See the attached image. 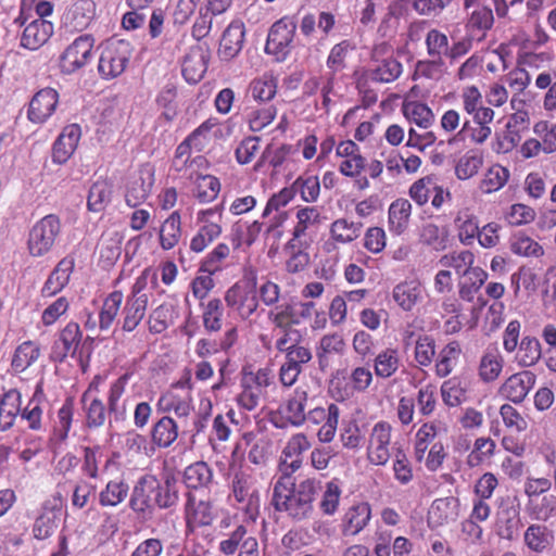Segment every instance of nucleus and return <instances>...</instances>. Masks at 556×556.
<instances>
[{
    "mask_svg": "<svg viewBox=\"0 0 556 556\" xmlns=\"http://www.w3.org/2000/svg\"><path fill=\"white\" fill-rule=\"evenodd\" d=\"M321 489V481L305 478L299 483L277 480L273 489L271 504L278 511L286 513L294 520L307 519L314 510V501Z\"/></svg>",
    "mask_w": 556,
    "mask_h": 556,
    "instance_id": "f257e3e1",
    "label": "nucleus"
},
{
    "mask_svg": "<svg viewBox=\"0 0 556 556\" xmlns=\"http://www.w3.org/2000/svg\"><path fill=\"white\" fill-rule=\"evenodd\" d=\"M151 494H154V503L160 508H168L178 502V490L176 482L167 478L164 483L151 475H146L139 479L134 488L130 498L132 510L143 513L152 501Z\"/></svg>",
    "mask_w": 556,
    "mask_h": 556,
    "instance_id": "f03ea898",
    "label": "nucleus"
},
{
    "mask_svg": "<svg viewBox=\"0 0 556 556\" xmlns=\"http://www.w3.org/2000/svg\"><path fill=\"white\" fill-rule=\"evenodd\" d=\"M391 52V46L387 42L374 46L370 52V64L357 81V88L361 91L365 88L366 81L390 84L402 75L403 65L392 56Z\"/></svg>",
    "mask_w": 556,
    "mask_h": 556,
    "instance_id": "7ed1b4c3",
    "label": "nucleus"
},
{
    "mask_svg": "<svg viewBox=\"0 0 556 556\" xmlns=\"http://www.w3.org/2000/svg\"><path fill=\"white\" fill-rule=\"evenodd\" d=\"M132 48L129 41L111 38L101 48L98 71L102 78L112 79L122 75L130 60Z\"/></svg>",
    "mask_w": 556,
    "mask_h": 556,
    "instance_id": "20e7f679",
    "label": "nucleus"
},
{
    "mask_svg": "<svg viewBox=\"0 0 556 556\" xmlns=\"http://www.w3.org/2000/svg\"><path fill=\"white\" fill-rule=\"evenodd\" d=\"M231 495L241 510L244 519L254 522L260 514L261 498L255 486V479L245 471H238L232 479Z\"/></svg>",
    "mask_w": 556,
    "mask_h": 556,
    "instance_id": "39448f33",
    "label": "nucleus"
},
{
    "mask_svg": "<svg viewBox=\"0 0 556 556\" xmlns=\"http://www.w3.org/2000/svg\"><path fill=\"white\" fill-rule=\"evenodd\" d=\"M61 220L54 214L46 215L36 222L28 233L29 254L40 257L50 252L61 232Z\"/></svg>",
    "mask_w": 556,
    "mask_h": 556,
    "instance_id": "423d86ee",
    "label": "nucleus"
},
{
    "mask_svg": "<svg viewBox=\"0 0 556 556\" xmlns=\"http://www.w3.org/2000/svg\"><path fill=\"white\" fill-rule=\"evenodd\" d=\"M96 38L91 34H83L76 37L60 56V67L64 74H73L93 59Z\"/></svg>",
    "mask_w": 556,
    "mask_h": 556,
    "instance_id": "0eeeda50",
    "label": "nucleus"
},
{
    "mask_svg": "<svg viewBox=\"0 0 556 556\" xmlns=\"http://www.w3.org/2000/svg\"><path fill=\"white\" fill-rule=\"evenodd\" d=\"M296 29L295 22L290 17H282L269 28L265 52L273 55L276 61H285L291 52Z\"/></svg>",
    "mask_w": 556,
    "mask_h": 556,
    "instance_id": "6e6552de",
    "label": "nucleus"
},
{
    "mask_svg": "<svg viewBox=\"0 0 556 556\" xmlns=\"http://www.w3.org/2000/svg\"><path fill=\"white\" fill-rule=\"evenodd\" d=\"M197 222L200 224V227L190 240V250L194 253H201L219 238L223 232L220 225L222 208L216 206L199 211Z\"/></svg>",
    "mask_w": 556,
    "mask_h": 556,
    "instance_id": "1a4fd4ad",
    "label": "nucleus"
},
{
    "mask_svg": "<svg viewBox=\"0 0 556 556\" xmlns=\"http://www.w3.org/2000/svg\"><path fill=\"white\" fill-rule=\"evenodd\" d=\"M252 280V285L235 283L225 293L227 306L242 320H250L257 313L260 306L256 292V277L254 276Z\"/></svg>",
    "mask_w": 556,
    "mask_h": 556,
    "instance_id": "9d476101",
    "label": "nucleus"
},
{
    "mask_svg": "<svg viewBox=\"0 0 556 556\" xmlns=\"http://www.w3.org/2000/svg\"><path fill=\"white\" fill-rule=\"evenodd\" d=\"M392 426L387 421L377 422L369 434L367 459L371 465L384 466L390 459Z\"/></svg>",
    "mask_w": 556,
    "mask_h": 556,
    "instance_id": "9b49d317",
    "label": "nucleus"
},
{
    "mask_svg": "<svg viewBox=\"0 0 556 556\" xmlns=\"http://www.w3.org/2000/svg\"><path fill=\"white\" fill-rule=\"evenodd\" d=\"M156 407L161 413H173L180 425L189 421L194 410L193 399L189 392L179 394L173 390L160 395Z\"/></svg>",
    "mask_w": 556,
    "mask_h": 556,
    "instance_id": "f8f14e48",
    "label": "nucleus"
},
{
    "mask_svg": "<svg viewBox=\"0 0 556 556\" xmlns=\"http://www.w3.org/2000/svg\"><path fill=\"white\" fill-rule=\"evenodd\" d=\"M83 332L75 321H70L59 333L51 349V359L62 363L67 356L74 357L80 346Z\"/></svg>",
    "mask_w": 556,
    "mask_h": 556,
    "instance_id": "ddd939ff",
    "label": "nucleus"
},
{
    "mask_svg": "<svg viewBox=\"0 0 556 556\" xmlns=\"http://www.w3.org/2000/svg\"><path fill=\"white\" fill-rule=\"evenodd\" d=\"M58 103V91L49 87L43 88L33 96L27 110V118L34 124H43L52 116Z\"/></svg>",
    "mask_w": 556,
    "mask_h": 556,
    "instance_id": "4468645a",
    "label": "nucleus"
},
{
    "mask_svg": "<svg viewBox=\"0 0 556 556\" xmlns=\"http://www.w3.org/2000/svg\"><path fill=\"white\" fill-rule=\"evenodd\" d=\"M536 376L530 370H523L508 377L500 388V393L508 401L520 404L534 387Z\"/></svg>",
    "mask_w": 556,
    "mask_h": 556,
    "instance_id": "2eb2a0df",
    "label": "nucleus"
},
{
    "mask_svg": "<svg viewBox=\"0 0 556 556\" xmlns=\"http://www.w3.org/2000/svg\"><path fill=\"white\" fill-rule=\"evenodd\" d=\"M94 16L93 0H77L65 13L64 27L71 34L83 31L88 28Z\"/></svg>",
    "mask_w": 556,
    "mask_h": 556,
    "instance_id": "dca6fc26",
    "label": "nucleus"
},
{
    "mask_svg": "<svg viewBox=\"0 0 556 556\" xmlns=\"http://www.w3.org/2000/svg\"><path fill=\"white\" fill-rule=\"evenodd\" d=\"M81 137V129L77 124L63 128L52 147V161L55 164H65L75 152Z\"/></svg>",
    "mask_w": 556,
    "mask_h": 556,
    "instance_id": "f3484780",
    "label": "nucleus"
},
{
    "mask_svg": "<svg viewBox=\"0 0 556 556\" xmlns=\"http://www.w3.org/2000/svg\"><path fill=\"white\" fill-rule=\"evenodd\" d=\"M208 51L200 45L190 48L185 55L181 72L188 83L197 84L202 79L208 63Z\"/></svg>",
    "mask_w": 556,
    "mask_h": 556,
    "instance_id": "a211bd4d",
    "label": "nucleus"
},
{
    "mask_svg": "<svg viewBox=\"0 0 556 556\" xmlns=\"http://www.w3.org/2000/svg\"><path fill=\"white\" fill-rule=\"evenodd\" d=\"M244 25L242 22L233 21L224 30L219 41L218 55L224 61L235 59L242 50L244 42Z\"/></svg>",
    "mask_w": 556,
    "mask_h": 556,
    "instance_id": "6ab92c4d",
    "label": "nucleus"
},
{
    "mask_svg": "<svg viewBox=\"0 0 556 556\" xmlns=\"http://www.w3.org/2000/svg\"><path fill=\"white\" fill-rule=\"evenodd\" d=\"M154 182V173L151 168H142L137 177H134L126 190L125 201L128 206L136 207L144 202Z\"/></svg>",
    "mask_w": 556,
    "mask_h": 556,
    "instance_id": "aec40b11",
    "label": "nucleus"
},
{
    "mask_svg": "<svg viewBox=\"0 0 556 556\" xmlns=\"http://www.w3.org/2000/svg\"><path fill=\"white\" fill-rule=\"evenodd\" d=\"M418 241L435 252H442L448 248L451 242L448 227L432 222L425 223L418 229Z\"/></svg>",
    "mask_w": 556,
    "mask_h": 556,
    "instance_id": "412c9836",
    "label": "nucleus"
},
{
    "mask_svg": "<svg viewBox=\"0 0 556 556\" xmlns=\"http://www.w3.org/2000/svg\"><path fill=\"white\" fill-rule=\"evenodd\" d=\"M52 34L53 25L51 22L36 18L24 28L21 46L29 50H37L49 40Z\"/></svg>",
    "mask_w": 556,
    "mask_h": 556,
    "instance_id": "4be33fe9",
    "label": "nucleus"
},
{
    "mask_svg": "<svg viewBox=\"0 0 556 556\" xmlns=\"http://www.w3.org/2000/svg\"><path fill=\"white\" fill-rule=\"evenodd\" d=\"M75 266L74 258L64 257L62 258L52 273L49 275L42 287V295L43 296H52L63 290V288L68 283L70 277L73 273Z\"/></svg>",
    "mask_w": 556,
    "mask_h": 556,
    "instance_id": "5701e85b",
    "label": "nucleus"
},
{
    "mask_svg": "<svg viewBox=\"0 0 556 556\" xmlns=\"http://www.w3.org/2000/svg\"><path fill=\"white\" fill-rule=\"evenodd\" d=\"M151 442L159 448L169 447L179 435V424L174 417L165 415L151 428Z\"/></svg>",
    "mask_w": 556,
    "mask_h": 556,
    "instance_id": "b1692460",
    "label": "nucleus"
},
{
    "mask_svg": "<svg viewBox=\"0 0 556 556\" xmlns=\"http://www.w3.org/2000/svg\"><path fill=\"white\" fill-rule=\"evenodd\" d=\"M412 204L409 200L399 198L394 200L388 210L389 230L396 236L406 231L412 215Z\"/></svg>",
    "mask_w": 556,
    "mask_h": 556,
    "instance_id": "393cba45",
    "label": "nucleus"
},
{
    "mask_svg": "<svg viewBox=\"0 0 556 556\" xmlns=\"http://www.w3.org/2000/svg\"><path fill=\"white\" fill-rule=\"evenodd\" d=\"M320 223V212L316 206H305L296 212V224L292 231V239L289 247L295 249L296 242L301 243V239L307 236V231L316 228Z\"/></svg>",
    "mask_w": 556,
    "mask_h": 556,
    "instance_id": "a878e982",
    "label": "nucleus"
},
{
    "mask_svg": "<svg viewBox=\"0 0 556 556\" xmlns=\"http://www.w3.org/2000/svg\"><path fill=\"white\" fill-rule=\"evenodd\" d=\"M97 384L92 381L88 389L81 395V403L84 405L89 427H100L105 421V407L100 399L97 396Z\"/></svg>",
    "mask_w": 556,
    "mask_h": 556,
    "instance_id": "bb28decb",
    "label": "nucleus"
},
{
    "mask_svg": "<svg viewBox=\"0 0 556 556\" xmlns=\"http://www.w3.org/2000/svg\"><path fill=\"white\" fill-rule=\"evenodd\" d=\"M178 318L177 306L170 302H163L153 308L148 316V328L153 334L164 332Z\"/></svg>",
    "mask_w": 556,
    "mask_h": 556,
    "instance_id": "cd10ccee",
    "label": "nucleus"
},
{
    "mask_svg": "<svg viewBox=\"0 0 556 556\" xmlns=\"http://www.w3.org/2000/svg\"><path fill=\"white\" fill-rule=\"evenodd\" d=\"M186 520L190 529L211 525L214 520L211 504L206 501L195 502V498L191 494H188Z\"/></svg>",
    "mask_w": 556,
    "mask_h": 556,
    "instance_id": "c85d7f7f",
    "label": "nucleus"
},
{
    "mask_svg": "<svg viewBox=\"0 0 556 556\" xmlns=\"http://www.w3.org/2000/svg\"><path fill=\"white\" fill-rule=\"evenodd\" d=\"M22 395L16 389L4 392L0 400V430L10 429L21 415Z\"/></svg>",
    "mask_w": 556,
    "mask_h": 556,
    "instance_id": "c756f323",
    "label": "nucleus"
},
{
    "mask_svg": "<svg viewBox=\"0 0 556 556\" xmlns=\"http://www.w3.org/2000/svg\"><path fill=\"white\" fill-rule=\"evenodd\" d=\"M371 517L370 505L366 502L351 506L343 518L344 532L351 535L359 533L369 522Z\"/></svg>",
    "mask_w": 556,
    "mask_h": 556,
    "instance_id": "7c9ffc66",
    "label": "nucleus"
},
{
    "mask_svg": "<svg viewBox=\"0 0 556 556\" xmlns=\"http://www.w3.org/2000/svg\"><path fill=\"white\" fill-rule=\"evenodd\" d=\"M392 296L401 308L412 311L421 300L422 286L416 280L401 282L394 287Z\"/></svg>",
    "mask_w": 556,
    "mask_h": 556,
    "instance_id": "2f4dec72",
    "label": "nucleus"
},
{
    "mask_svg": "<svg viewBox=\"0 0 556 556\" xmlns=\"http://www.w3.org/2000/svg\"><path fill=\"white\" fill-rule=\"evenodd\" d=\"M553 539L547 527L538 523L530 525L523 534L526 546L536 554L547 551L552 546Z\"/></svg>",
    "mask_w": 556,
    "mask_h": 556,
    "instance_id": "473e14b6",
    "label": "nucleus"
},
{
    "mask_svg": "<svg viewBox=\"0 0 556 556\" xmlns=\"http://www.w3.org/2000/svg\"><path fill=\"white\" fill-rule=\"evenodd\" d=\"M486 279L488 273L481 267H475L458 281L459 298L464 301L472 302Z\"/></svg>",
    "mask_w": 556,
    "mask_h": 556,
    "instance_id": "72a5a7b5",
    "label": "nucleus"
},
{
    "mask_svg": "<svg viewBox=\"0 0 556 556\" xmlns=\"http://www.w3.org/2000/svg\"><path fill=\"white\" fill-rule=\"evenodd\" d=\"M308 400L306 390L299 387L294 390L293 395L287 401L286 417L294 427H300L306 420L305 407Z\"/></svg>",
    "mask_w": 556,
    "mask_h": 556,
    "instance_id": "f704fd0d",
    "label": "nucleus"
},
{
    "mask_svg": "<svg viewBox=\"0 0 556 556\" xmlns=\"http://www.w3.org/2000/svg\"><path fill=\"white\" fill-rule=\"evenodd\" d=\"M129 493V485L123 479L110 480L98 495L102 507H116Z\"/></svg>",
    "mask_w": 556,
    "mask_h": 556,
    "instance_id": "c9c22d12",
    "label": "nucleus"
},
{
    "mask_svg": "<svg viewBox=\"0 0 556 556\" xmlns=\"http://www.w3.org/2000/svg\"><path fill=\"white\" fill-rule=\"evenodd\" d=\"M213 481V470L205 462H195L184 471V482L188 489L206 488Z\"/></svg>",
    "mask_w": 556,
    "mask_h": 556,
    "instance_id": "e433bc0d",
    "label": "nucleus"
},
{
    "mask_svg": "<svg viewBox=\"0 0 556 556\" xmlns=\"http://www.w3.org/2000/svg\"><path fill=\"white\" fill-rule=\"evenodd\" d=\"M40 356V348L34 341H25L14 351L11 367L16 372H23L30 367Z\"/></svg>",
    "mask_w": 556,
    "mask_h": 556,
    "instance_id": "4c0bfd02",
    "label": "nucleus"
},
{
    "mask_svg": "<svg viewBox=\"0 0 556 556\" xmlns=\"http://www.w3.org/2000/svg\"><path fill=\"white\" fill-rule=\"evenodd\" d=\"M148 303L139 299H126L124 308L122 311V330L125 332L134 331L147 313Z\"/></svg>",
    "mask_w": 556,
    "mask_h": 556,
    "instance_id": "58836bf2",
    "label": "nucleus"
},
{
    "mask_svg": "<svg viewBox=\"0 0 556 556\" xmlns=\"http://www.w3.org/2000/svg\"><path fill=\"white\" fill-rule=\"evenodd\" d=\"M159 285V277L156 270L148 267L141 271L136 278L130 293L127 298L139 299L142 302L149 303V295Z\"/></svg>",
    "mask_w": 556,
    "mask_h": 556,
    "instance_id": "ea45409f",
    "label": "nucleus"
},
{
    "mask_svg": "<svg viewBox=\"0 0 556 556\" xmlns=\"http://www.w3.org/2000/svg\"><path fill=\"white\" fill-rule=\"evenodd\" d=\"M527 509L529 515L538 521H548L556 518V495L547 493L541 497L528 501Z\"/></svg>",
    "mask_w": 556,
    "mask_h": 556,
    "instance_id": "a19ab883",
    "label": "nucleus"
},
{
    "mask_svg": "<svg viewBox=\"0 0 556 556\" xmlns=\"http://www.w3.org/2000/svg\"><path fill=\"white\" fill-rule=\"evenodd\" d=\"M459 241L471 245L479 232L478 218L468 211L458 212L454 219Z\"/></svg>",
    "mask_w": 556,
    "mask_h": 556,
    "instance_id": "79ce46f5",
    "label": "nucleus"
},
{
    "mask_svg": "<svg viewBox=\"0 0 556 556\" xmlns=\"http://www.w3.org/2000/svg\"><path fill=\"white\" fill-rule=\"evenodd\" d=\"M181 238V219L177 211L173 212L162 224L160 243L164 250H170Z\"/></svg>",
    "mask_w": 556,
    "mask_h": 556,
    "instance_id": "37998d69",
    "label": "nucleus"
},
{
    "mask_svg": "<svg viewBox=\"0 0 556 556\" xmlns=\"http://www.w3.org/2000/svg\"><path fill=\"white\" fill-rule=\"evenodd\" d=\"M262 230V223L254 220L252 223L238 222L231 229V241L235 249L241 245L251 247L260 236Z\"/></svg>",
    "mask_w": 556,
    "mask_h": 556,
    "instance_id": "c03bdc74",
    "label": "nucleus"
},
{
    "mask_svg": "<svg viewBox=\"0 0 556 556\" xmlns=\"http://www.w3.org/2000/svg\"><path fill=\"white\" fill-rule=\"evenodd\" d=\"M503 364V357L497 350L485 351L479 363V377L484 382L494 381L502 372Z\"/></svg>",
    "mask_w": 556,
    "mask_h": 556,
    "instance_id": "a18cd8bd",
    "label": "nucleus"
},
{
    "mask_svg": "<svg viewBox=\"0 0 556 556\" xmlns=\"http://www.w3.org/2000/svg\"><path fill=\"white\" fill-rule=\"evenodd\" d=\"M112 186L105 179L94 181L88 193L87 206L89 211L101 212L111 202Z\"/></svg>",
    "mask_w": 556,
    "mask_h": 556,
    "instance_id": "49530a36",
    "label": "nucleus"
},
{
    "mask_svg": "<svg viewBox=\"0 0 556 556\" xmlns=\"http://www.w3.org/2000/svg\"><path fill=\"white\" fill-rule=\"evenodd\" d=\"M400 366L399 351L387 348L380 351L374 359V369L377 377L387 379L394 375Z\"/></svg>",
    "mask_w": 556,
    "mask_h": 556,
    "instance_id": "de8ad7c7",
    "label": "nucleus"
},
{
    "mask_svg": "<svg viewBox=\"0 0 556 556\" xmlns=\"http://www.w3.org/2000/svg\"><path fill=\"white\" fill-rule=\"evenodd\" d=\"M462 349L458 342L447 343L438 355L435 375L440 378L448 376L457 364Z\"/></svg>",
    "mask_w": 556,
    "mask_h": 556,
    "instance_id": "09e8293b",
    "label": "nucleus"
},
{
    "mask_svg": "<svg viewBox=\"0 0 556 556\" xmlns=\"http://www.w3.org/2000/svg\"><path fill=\"white\" fill-rule=\"evenodd\" d=\"M483 165V155L475 150L463 154L455 164V176L460 180H467L476 176Z\"/></svg>",
    "mask_w": 556,
    "mask_h": 556,
    "instance_id": "8fccbe9b",
    "label": "nucleus"
},
{
    "mask_svg": "<svg viewBox=\"0 0 556 556\" xmlns=\"http://www.w3.org/2000/svg\"><path fill=\"white\" fill-rule=\"evenodd\" d=\"M362 227V223L339 218L331 224L330 236L336 242L342 244L351 243L359 237Z\"/></svg>",
    "mask_w": 556,
    "mask_h": 556,
    "instance_id": "3c124183",
    "label": "nucleus"
},
{
    "mask_svg": "<svg viewBox=\"0 0 556 556\" xmlns=\"http://www.w3.org/2000/svg\"><path fill=\"white\" fill-rule=\"evenodd\" d=\"M509 170L501 164L491 165L480 181V189L483 193H492L502 189L508 181Z\"/></svg>",
    "mask_w": 556,
    "mask_h": 556,
    "instance_id": "603ef678",
    "label": "nucleus"
},
{
    "mask_svg": "<svg viewBox=\"0 0 556 556\" xmlns=\"http://www.w3.org/2000/svg\"><path fill=\"white\" fill-rule=\"evenodd\" d=\"M123 292L113 291L104 300L99 313V327L101 330H109L116 319L123 303Z\"/></svg>",
    "mask_w": 556,
    "mask_h": 556,
    "instance_id": "864d4df0",
    "label": "nucleus"
},
{
    "mask_svg": "<svg viewBox=\"0 0 556 556\" xmlns=\"http://www.w3.org/2000/svg\"><path fill=\"white\" fill-rule=\"evenodd\" d=\"M494 24L493 11L489 7H477L470 13L467 22V28L473 35V31H478V40L484 38L488 30L492 28Z\"/></svg>",
    "mask_w": 556,
    "mask_h": 556,
    "instance_id": "5fc2aeb1",
    "label": "nucleus"
},
{
    "mask_svg": "<svg viewBox=\"0 0 556 556\" xmlns=\"http://www.w3.org/2000/svg\"><path fill=\"white\" fill-rule=\"evenodd\" d=\"M439 263L443 267H451L462 277L467 275L475 267V255L468 250L451 252L440 257Z\"/></svg>",
    "mask_w": 556,
    "mask_h": 556,
    "instance_id": "6e6d98bb",
    "label": "nucleus"
},
{
    "mask_svg": "<svg viewBox=\"0 0 556 556\" xmlns=\"http://www.w3.org/2000/svg\"><path fill=\"white\" fill-rule=\"evenodd\" d=\"M248 90L255 101H270L277 93V79L270 74H264L254 78Z\"/></svg>",
    "mask_w": 556,
    "mask_h": 556,
    "instance_id": "4d7b16f0",
    "label": "nucleus"
},
{
    "mask_svg": "<svg viewBox=\"0 0 556 556\" xmlns=\"http://www.w3.org/2000/svg\"><path fill=\"white\" fill-rule=\"evenodd\" d=\"M194 197L201 203H208L214 201L219 191H220V182L218 178L212 175H197L194 178Z\"/></svg>",
    "mask_w": 556,
    "mask_h": 556,
    "instance_id": "13d9d810",
    "label": "nucleus"
},
{
    "mask_svg": "<svg viewBox=\"0 0 556 556\" xmlns=\"http://www.w3.org/2000/svg\"><path fill=\"white\" fill-rule=\"evenodd\" d=\"M403 112L405 117L420 128L428 129L434 123L432 110L421 102H408L404 104Z\"/></svg>",
    "mask_w": 556,
    "mask_h": 556,
    "instance_id": "bf43d9fd",
    "label": "nucleus"
},
{
    "mask_svg": "<svg viewBox=\"0 0 556 556\" xmlns=\"http://www.w3.org/2000/svg\"><path fill=\"white\" fill-rule=\"evenodd\" d=\"M541 358V343L534 337L522 338L516 353V362L520 367H531Z\"/></svg>",
    "mask_w": 556,
    "mask_h": 556,
    "instance_id": "052dcab7",
    "label": "nucleus"
},
{
    "mask_svg": "<svg viewBox=\"0 0 556 556\" xmlns=\"http://www.w3.org/2000/svg\"><path fill=\"white\" fill-rule=\"evenodd\" d=\"M224 307L219 299H211L202 312L203 327L207 332H218L223 327Z\"/></svg>",
    "mask_w": 556,
    "mask_h": 556,
    "instance_id": "680f3d73",
    "label": "nucleus"
},
{
    "mask_svg": "<svg viewBox=\"0 0 556 556\" xmlns=\"http://www.w3.org/2000/svg\"><path fill=\"white\" fill-rule=\"evenodd\" d=\"M267 318L277 329L292 328L300 324L296 311L291 304L276 305L267 312Z\"/></svg>",
    "mask_w": 556,
    "mask_h": 556,
    "instance_id": "e2e57ef3",
    "label": "nucleus"
},
{
    "mask_svg": "<svg viewBox=\"0 0 556 556\" xmlns=\"http://www.w3.org/2000/svg\"><path fill=\"white\" fill-rule=\"evenodd\" d=\"M211 402L207 401L203 409L199 412L193 410V415L190 417L189 421L180 425L182 427L181 433L188 435L190 440L194 442L195 438L206 429L211 417Z\"/></svg>",
    "mask_w": 556,
    "mask_h": 556,
    "instance_id": "0e129e2a",
    "label": "nucleus"
},
{
    "mask_svg": "<svg viewBox=\"0 0 556 556\" xmlns=\"http://www.w3.org/2000/svg\"><path fill=\"white\" fill-rule=\"evenodd\" d=\"M510 250L514 254L526 257H539L544 253L542 245L523 232H517L511 237Z\"/></svg>",
    "mask_w": 556,
    "mask_h": 556,
    "instance_id": "69168bd1",
    "label": "nucleus"
},
{
    "mask_svg": "<svg viewBox=\"0 0 556 556\" xmlns=\"http://www.w3.org/2000/svg\"><path fill=\"white\" fill-rule=\"evenodd\" d=\"M435 356V341L429 334H419L415 340L414 358L420 367H428Z\"/></svg>",
    "mask_w": 556,
    "mask_h": 556,
    "instance_id": "338daca9",
    "label": "nucleus"
},
{
    "mask_svg": "<svg viewBox=\"0 0 556 556\" xmlns=\"http://www.w3.org/2000/svg\"><path fill=\"white\" fill-rule=\"evenodd\" d=\"M230 254V248L228 244L220 242L218 243L202 261L200 264V270L210 275H213L222 270V266L225 260Z\"/></svg>",
    "mask_w": 556,
    "mask_h": 556,
    "instance_id": "774afa93",
    "label": "nucleus"
}]
</instances>
